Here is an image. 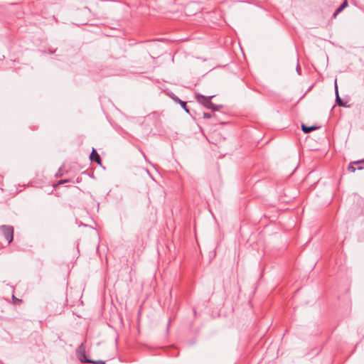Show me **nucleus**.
I'll list each match as a JSON object with an SVG mask.
<instances>
[{
	"mask_svg": "<svg viewBox=\"0 0 364 364\" xmlns=\"http://www.w3.org/2000/svg\"><path fill=\"white\" fill-rule=\"evenodd\" d=\"M195 97L198 103L202 105L205 108L213 111L218 110L219 107H222L220 105H215L211 102V100L215 97V95L205 96L200 93H196Z\"/></svg>",
	"mask_w": 364,
	"mask_h": 364,
	"instance_id": "f257e3e1",
	"label": "nucleus"
},
{
	"mask_svg": "<svg viewBox=\"0 0 364 364\" xmlns=\"http://www.w3.org/2000/svg\"><path fill=\"white\" fill-rule=\"evenodd\" d=\"M0 230L2 235L7 242V244H10L14 240V228L11 225H3L0 226Z\"/></svg>",
	"mask_w": 364,
	"mask_h": 364,
	"instance_id": "f03ea898",
	"label": "nucleus"
},
{
	"mask_svg": "<svg viewBox=\"0 0 364 364\" xmlns=\"http://www.w3.org/2000/svg\"><path fill=\"white\" fill-rule=\"evenodd\" d=\"M77 353H79L78 358L81 363H94L93 360L87 358L86 355H85V348H84L82 344L78 347Z\"/></svg>",
	"mask_w": 364,
	"mask_h": 364,
	"instance_id": "7ed1b4c3",
	"label": "nucleus"
},
{
	"mask_svg": "<svg viewBox=\"0 0 364 364\" xmlns=\"http://www.w3.org/2000/svg\"><path fill=\"white\" fill-rule=\"evenodd\" d=\"M335 92H336V104L338 106H340V107H348V105H346V103L343 102V101L341 99V97L339 96L338 90V85H337V80H336L335 81Z\"/></svg>",
	"mask_w": 364,
	"mask_h": 364,
	"instance_id": "20e7f679",
	"label": "nucleus"
},
{
	"mask_svg": "<svg viewBox=\"0 0 364 364\" xmlns=\"http://www.w3.org/2000/svg\"><path fill=\"white\" fill-rule=\"evenodd\" d=\"M90 159L92 161H95L99 165H101L102 164V159L95 149H92Z\"/></svg>",
	"mask_w": 364,
	"mask_h": 364,
	"instance_id": "39448f33",
	"label": "nucleus"
},
{
	"mask_svg": "<svg viewBox=\"0 0 364 364\" xmlns=\"http://www.w3.org/2000/svg\"><path fill=\"white\" fill-rule=\"evenodd\" d=\"M364 164V159L358 161L350 162L347 168L349 172L354 173L355 171V165Z\"/></svg>",
	"mask_w": 364,
	"mask_h": 364,
	"instance_id": "423d86ee",
	"label": "nucleus"
},
{
	"mask_svg": "<svg viewBox=\"0 0 364 364\" xmlns=\"http://www.w3.org/2000/svg\"><path fill=\"white\" fill-rule=\"evenodd\" d=\"M319 127H317V126H311V127H308V126H306L305 124H301V129L302 131L305 133V134H308V133H310L311 132L314 131V130H316L317 129H318Z\"/></svg>",
	"mask_w": 364,
	"mask_h": 364,
	"instance_id": "0eeeda50",
	"label": "nucleus"
},
{
	"mask_svg": "<svg viewBox=\"0 0 364 364\" xmlns=\"http://www.w3.org/2000/svg\"><path fill=\"white\" fill-rule=\"evenodd\" d=\"M348 6L347 0H345L342 4L336 10L333 14V17L336 18V16L340 14L346 6Z\"/></svg>",
	"mask_w": 364,
	"mask_h": 364,
	"instance_id": "6e6552de",
	"label": "nucleus"
},
{
	"mask_svg": "<svg viewBox=\"0 0 364 364\" xmlns=\"http://www.w3.org/2000/svg\"><path fill=\"white\" fill-rule=\"evenodd\" d=\"M179 105L181 106V107L186 111V113L189 114L190 110L188 107H187V103L185 101H180Z\"/></svg>",
	"mask_w": 364,
	"mask_h": 364,
	"instance_id": "1a4fd4ad",
	"label": "nucleus"
},
{
	"mask_svg": "<svg viewBox=\"0 0 364 364\" xmlns=\"http://www.w3.org/2000/svg\"><path fill=\"white\" fill-rule=\"evenodd\" d=\"M203 115L204 119H210L213 117V114L208 112H203Z\"/></svg>",
	"mask_w": 364,
	"mask_h": 364,
	"instance_id": "9d476101",
	"label": "nucleus"
},
{
	"mask_svg": "<svg viewBox=\"0 0 364 364\" xmlns=\"http://www.w3.org/2000/svg\"><path fill=\"white\" fill-rule=\"evenodd\" d=\"M172 99L173 100L174 102H176V103H178L180 102V101H181V99H179L177 96L176 95H173V97H172Z\"/></svg>",
	"mask_w": 364,
	"mask_h": 364,
	"instance_id": "9b49d317",
	"label": "nucleus"
},
{
	"mask_svg": "<svg viewBox=\"0 0 364 364\" xmlns=\"http://www.w3.org/2000/svg\"><path fill=\"white\" fill-rule=\"evenodd\" d=\"M172 99L173 100L174 102H176V103H178L180 102V101H181V99H179L177 96L176 95H173V97H172Z\"/></svg>",
	"mask_w": 364,
	"mask_h": 364,
	"instance_id": "f8f14e48",
	"label": "nucleus"
},
{
	"mask_svg": "<svg viewBox=\"0 0 364 364\" xmlns=\"http://www.w3.org/2000/svg\"><path fill=\"white\" fill-rule=\"evenodd\" d=\"M362 164L355 165V171L356 170H362L364 168V166H361Z\"/></svg>",
	"mask_w": 364,
	"mask_h": 364,
	"instance_id": "ddd939ff",
	"label": "nucleus"
},
{
	"mask_svg": "<svg viewBox=\"0 0 364 364\" xmlns=\"http://www.w3.org/2000/svg\"><path fill=\"white\" fill-rule=\"evenodd\" d=\"M94 364H105V361H102V360H94Z\"/></svg>",
	"mask_w": 364,
	"mask_h": 364,
	"instance_id": "4468645a",
	"label": "nucleus"
},
{
	"mask_svg": "<svg viewBox=\"0 0 364 364\" xmlns=\"http://www.w3.org/2000/svg\"><path fill=\"white\" fill-rule=\"evenodd\" d=\"M68 180H60L59 182H58V184H63L64 183H66L68 182Z\"/></svg>",
	"mask_w": 364,
	"mask_h": 364,
	"instance_id": "2eb2a0df",
	"label": "nucleus"
},
{
	"mask_svg": "<svg viewBox=\"0 0 364 364\" xmlns=\"http://www.w3.org/2000/svg\"><path fill=\"white\" fill-rule=\"evenodd\" d=\"M296 71L299 73V75H301V68H299V65H297L296 67Z\"/></svg>",
	"mask_w": 364,
	"mask_h": 364,
	"instance_id": "dca6fc26",
	"label": "nucleus"
},
{
	"mask_svg": "<svg viewBox=\"0 0 364 364\" xmlns=\"http://www.w3.org/2000/svg\"><path fill=\"white\" fill-rule=\"evenodd\" d=\"M0 178H1V176L0 175Z\"/></svg>",
	"mask_w": 364,
	"mask_h": 364,
	"instance_id": "f3484780",
	"label": "nucleus"
}]
</instances>
